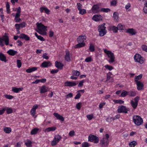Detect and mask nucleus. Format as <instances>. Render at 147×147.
Returning a JSON list of instances; mask_svg holds the SVG:
<instances>
[{
  "label": "nucleus",
  "mask_w": 147,
  "mask_h": 147,
  "mask_svg": "<svg viewBox=\"0 0 147 147\" xmlns=\"http://www.w3.org/2000/svg\"><path fill=\"white\" fill-rule=\"evenodd\" d=\"M53 115L57 119L60 120L61 121H63L64 120V118L60 115L57 113H54Z\"/></svg>",
  "instance_id": "dca6fc26"
},
{
  "label": "nucleus",
  "mask_w": 147,
  "mask_h": 147,
  "mask_svg": "<svg viewBox=\"0 0 147 147\" xmlns=\"http://www.w3.org/2000/svg\"><path fill=\"white\" fill-rule=\"evenodd\" d=\"M104 52L107 55L110 59L108 61L110 63H113L115 61V57L114 53L111 51L108 50L106 49H104Z\"/></svg>",
  "instance_id": "f257e3e1"
},
{
  "label": "nucleus",
  "mask_w": 147,
  "mask_h": 147,
  "mask_svg": "<svg viewBox=\"0 0 147 147\" xmlns=\"http://www.w3.org/2000/svg\"><path fill=\"white\" fill-rule=\"evenodd\" d=\"M126 30L125 32H126L129 33L131 35H135L136 33L133 28H128L126 29Z\"/></svg>",
  "instance_id": "a211bd4d"
},
{
  "label": "nucleus",
  "mask_w": 147,
  "mask_h": 147,
  "mask_svg": "<svg viewBox=\"0 0 147 147\" xmlns=\"http://www.w3.org/2000/svg\"><path fill=\"white\" fill-rule=\"evenodd\" d=\"M102 17L100 15H95L92 17V19L96 21H98L102 20Z\"/></svg>",
  "instance_id": "9b49d317"
},
{
  "label": "nucleus",
  "mask_w": 147,
  "mask_h": 147,
  "mask_svg": "<svg viewBox=\"0 0 147 147\" xmlns=\"http://www.w3.org/2000/svg\"><path fill=\"white\" fill-rule=\"evenodd\" d=\"M6 98L9 99H11L13 98V96L11 95L6 94L5 95Z\"/></svg>",
  "instance_id": "e2e57ef3"
},
{
  "label": "nucleus",
  "mask_w": 147,
  "mask_h": 147,
  "mask_svg": "<svg viewBox=\"0 0 147 147\" xmlns=\"http://www.w3.org/2000/svg\"><path fill=\"white\" fill-rule=\"evenodd\" d=\"M37 67H33L31 68H29L26 70V72L28 73H30L33 71H34L37 69Z\"/></svg>",
  "instance_id": "c85d7f7f"
},
{
  "label": "nucleus",
  "mask_w": 147,
  "mask_h": 147,
  "mask_svg": "<svg viewBox=\"0 0 147 147\" xmlns=\"http://www.w3.org/2000/svg\"><path fill=\"white\" fill-rule=\"evenodd\" d=\"M2 39L5 42V44L6 45H8L9 43V38L8 36L4 35L2 36Z\"/></svg>",
  "instance_id": "6ab92c4d"
},
{
  "label": "nucleus",
  "mask_w": 147,
  "mask_h": 147,
  "mask_svg": "<svg viewBox=\"0 0 147 147\" xmlns=\"http://www.w3.org/2000/svg\"><path fill=\"white\" fill-rule=\"evenodd\" d=\"M139 99L140 97L137 96L134 98V101L133 100H131V104L134 110L135 109L137 108Z\"/></svg>",
  "instance_id": "20e7f679"
},
{
  "label": "nucleus",
  "mask_w": 147,
  "mask_h": 147,
  "mask_svg": "<svg viewBox=\"0 0 147 147\" xmlns=\"http://www.w3.org/2000/svg\"><path fill=\"white\" fill-rule=\"evenodd\" d=\"M79 11V13L82 15H83L86 13V10L85 9H81Z\"/></svg>",
  "instance_id": "864d4df0"
},
{
  "label": "nucleus",
  "mask_w": 147,
  "mask_h": 147,
  "mask_svg": "<svg viewBox=\"0 0 147 147\" xmlns=\"http://www.w3.org/2000/svg\"><path fill=\"white\" fill-rule=\"evenodd\" d=\"M141 55L139 54H136L135 55L134 57V59L135 60V61L137 62V61L138 60L139 58L140 57Z\"/></svg>",
  "instance_id": "a18cd8bd"
},
{
  "label": "nucleus",
  "mask_w": 147,
  "mask_h": 147,
  "mask_svg": "<svg viewBox=\"0 0 147 147\" xmlns=\"http://www.w3.org/2000/svg\"><path fill=\"white\" fill-rule=\"evenodd\" d=\"M112 30L113 31V32L115 33H116L117 32L118 30V28L117 27H116L115 26H113L112 28Z\"/></svg>",
  "instance_id": "8fccbe9b"
},
{
  "label": "nucleus",
  "mask_w": 147,
  "mask_h": 147,
  "mask_svg": "<svg viewBox=\"0 0 147 147\" xmlns=\"http://www.w3.org/2000/svg\"><path fill=\"white\" fill-rule=\"evenodd\" d=\"M3 130L6 133L8 134L11 132V129L10 127H5L3 129Z\"/></svg>",
  "instance_id": "72a5a7b5"
},
{
  "label": "nucleus",
  "mask_w": 147,
  "mask_h": 147,
  "mask_svg": "<svg viewBox=\"0 0 147 147\" xmlns=\"http://www.w3.org/2000/svg\"><path fill=\"white\" fill-rule=\"evenodd\" d=\"M65 60L69 62L71 61L70 53L68 51H66V54L65 57Z\"/></svg>",
  "instance_id": "393cba45"
},
{
  "label": "nucleus",
  "mask_w": 147,
  "mask_h": 147,
  "mask_svg": "<svg viewBox=\"0 0 147 147\" xmlns=\"http://www.w3.org/2000/svg\"><path fill=\"white\" fill-rule=\"evenodd\" d=\"M18 52L17 51H14L12 49H10L7 52V53L9 55L12 56L15 55Z\"/></svg>",
  "instance_id": "5701e85b"
},
{
  "label": "nucleus",
  "mask_w": 147,
  "mask_h": 147,
  "mask_svg": "<svg viewBox=\"0 0 147 147\" xmlns=\"http://www.w3.org/2000/svg\"><path fill=\"white\" fill-rule=\"evenodd\" d=\"M39 130V129L35 128L31 130L30 134L32 135L35 134L37 133V132Z\"/></svg>",
  "instance_id": "2f4dec72"
},
{
  "label": "nucleus",
  "mask_w": 147,
  "mask_h": 147,
  "mask_svg": "<svg viewBox=\"0 0 147 147\" xmlns=\"http://www.w3.org/2000/svg\"><path fill=\"white\" fill-rule=\"evenodd\" d=\"M142 50L146 52H147V46L146 45H142Z\"/></svg>",
  "instance_id": "4d7b16f0"
},
{
  "label": "nucleus",
  "mask_w": 147,
  "mask_h": 147,
  "mask_svg": "<svg viewBox=\"0 0 147 147\" xmlns=\"http://www.w3.org/2000/svg\"><path fill=\"white\" fill-rule=\"evenodd\" d=\"M40 10L41 13L43 12L44 11L47 14L49 15L50 14V11L46 7H42L40 8Z\"/></svg>",
  "instance_id": "f3484780"
},
{
  "label": "nucleus",
  "mask_w": 147,
  "mask_h": 147,
  "mask_svg": "<svg viewBox=\"0 0 147 147\" xmlns=\"http://www.w3.org/2000/svg\"><path fill=\"white\" fill-rule=\"evenodd\" d=\"M58 70L57 69H52L51 71V73L52 74H55L58 71Z\"/></svg>",
  "instance_id": "69168bd1"
},
{
  "label": "nucleus",
  "mask_w": 147,
  "mask_h": 147,
  "mask_svg": "<svg viewBox=\"0 0 147 147\" xmlns=\"http://www.w3.org/2000/svg\"><path fill=\"white\" fill-rule=\"evenodd\" d=\"M109 143V139L102 138L100 140V144L102 146H107L108 145Z\"/></svg>",
  "instance_id": "1a4fd4ad"
},
{
  "label": "nucleus",
  "mask_w": 147,
  "mask_h": 147,
  "mask_svg": "<svg viewBox=\"0 0 147 147\" xmlns=\"http://www.w3.org/2000/svg\"><path fill=\"white\" fill-rule=\"evenodd\" d=\"M89 49L91 52L94 51L95 50L94 45L90 43V44Z\"/></svg>",
  "instance_id": "c03bdc74"
},
{
  "label": "nucleus",
  "mask_w": 147,
  "mask_h": 147,
  "mask_svg": "<svg viewBox=\"0 0 147 147\" xmlns=\"http://www.w3.org/2000/svg\"><path fill=\"white\" fill-rule=\"evenodd\" d=\"M128 109V108H127L125 106L120 105L118 107L117 111L118 113H127L128 111H129Z\"/></svg>",
  "instance_id": "423d86ee"
},
{
  "label": "nucleus",
  "mask_w": 147,
  "mask_h": 147,
  "mask_svg": "<svg viewBox=\"0 0 147 147\" xmlns=\"http://www.w3.org/2000/svg\"><path fill=\"white\" fill-rule=\"evenodd\" d=\"M82 147H88L89 146L88 143L87 142H84L82 143Z\"/></svg>",
  "instance_id": "5fc2aeb1"
},
{
  "label": "nucleus",
  "mask_w": 147,
  "mask_h": 147,
  "mask_svg": "<svg viewBox=\"0 0 147 147\" xmlns=\"http://www.w3.org/2000/svg\"><path fill=\"white\" fill-rule=\"evenodd\" d=\"M32 142L31 140H28L25 143V144L27 147H32Z\"/></svg>",
  "instance_id": "473e14b6"
},
{
  "label": "nucleus",
  "mask_w": 147,
  "mask_h": 147,
  "mask_svg": "<svg viewBox=\"0 0 147 147\" xmlns=\"http://www.w3.org/2000/svg\"><path fill=\"white\" fill-rule=\"evenodd\" d=\"M105 24L103 23L98 26V30L99 32V35L102 36H104L106 33V27L105 26Z\"/></svg>",
  "instance_id": "7ed1b4c3"
},
{
  "label": "nucleus",
  "mask_w": 147,
  "mask_h": 147,
  "mask_svg": "<svg viewBox=\"0 0 147 147\" xmlns=\"http://www.w3.org/2000/svg\"><path fill=\"white\" fill-rule=\"evenodd\" d=\"M142 77V74H140L138 76H136L135 78V81L136 82V80L138 81V80L141 79Z\"/></svg>",
  "instance_id": "49530a36"
},
{
  "label": "nucleus",
  "mask_w": 147,
  "mask_h": 147,
  "mask_svg": "<svg viewBox=\"0 0 147 147\" xmlns=\"http://www.w3.org/2000/svg\"><path fill=\"white\" fill-rule=\"evenodd\" d=\"M6 7L7 9V12L8 13H10V5L8 2L6 3Z\"/></svg>",
  "instance_id": "4c0bfd02"
},
{
  "label": "nucleus",
  "mask_w": 147,
  "mask_h": 147,
  "mask_svg": "<svg viewBox=\"0 0 147 147\" xmlns=\"http://www.w3.org/2000/svg\"><path fill=\"white\" fill-rule=\"evenodd\" d=\"M51 65V63L49 61H44L42 63L41 67H47L50 66Z\"/></svg>",
  "instance_id": "4468645a"
},
{
  "label": "nucleus",
  "mask_w": 147,
  "mask_h": 147,
  "mask_svg": "<svg viewBox=\"0 0 147 147\" xmlns=\"http://www.w3.org/2000/svg\"><path fill=\"white\" fill-rule=\"evenodd\" d=\"M17 11L16 14V15L15 16V19H16V18H19L20 16V13L21 12V8L20 7H19L17 8Z\"/></svg>",
  "instance_id": "cd10ccee"
},
{
  "label": "nucleus",
  "mask_w": 147,
  "mask_h": 147,
  "mask_svg": "<svg viewBox=\"0 0 147 147\" xmlns=\"http://www.w3.org/2000/svg\"><path fill=\"white\" fill-rule=\"evenodd\" d=\"M118 15L119 13L117 12H115L113 13V18L117 21L118 20Z\"/></svg>",
  "instance_id": "c756f323"
},
{
  "label": "nucleus",
  "mask_w": 147,
  "mask_h": 147,
  "mask_svg": "<svg viewBox=\"0 0 147 147\" xmlns=\"http://www.w3.org/2000/svg\"><path fill=\"white\" fill-rule=\"evenodd\" d=\"M55 66L58 69H61L63 68V65L61 62H57L56 61L55 62Z\"/></svg>",
  "instance_id": "4be33fe9"
},
{
  "label": "nucleus",
  "mask_w": 147,
  "mask_h": 147,
  "mask_svg": "<svg viewBox=\"0 0 147 147\" xmlns=\"http://www.w3.org/2000/svg\"><path fill=\"white\" fill-rule=\"evenodd\" d=\"M136 93L134 91H128V95L130 96H136Z\"/></svg>",
  "instance_id": "c9c22d12"
},
{
  "label": "nucleus",
  "mask_w": 147,
  "mask_h": 147,
  "mask_svg": "<svg viewBox=\"0 0 147 147\" xmlns=\"http://www.w3.org/2000/svg\"><path fill=\"white\" fill-rule=\"evenodd\" d=\"M77 84L76 82H66L65 83V86L72 87L75 86Z\"/></svg>",
  "instance_id": "f8f14e48"
},
{
  "label": "nucleus",
  "mask_w": 147,
  "mask_h": 147,
  "mask_svg": "<svg viewBox=\"0 0 147 147\" xmlns=\"http://www.w3.org/2000/svg\"><path fill=\"white\" fill-rule=\"evenodd\" d=\"M111 11V9L108 8H102L100 10V11L104 12H110Z\"/></svg>",
  "instance_id": "37998d69"
},
{
  "label": "nucleus",
  "mask_w": 147,
  "mask_h": 147,
  "mask_svg": "<svg viewBox=\"0 0 147 147\" xmlns=\"http://www.w3.org/2000/svg\"><path fill=\"white\" fill-rule=\"evenodd\" d=\"M133 121L138 126L142 125L143 123V120L141 117L138 115H134L133 117Z\"/></svg>",
  "instance_id": "f03ea898"
},
{
  "label": "nucleus",
  "mask_w": 147,
  "mask_h": 147,
  "mask_svg": "<svg viewBox=\"0 0 147 147\" xmlns=\"http://www.w3.org/2000/svg\"><path fill=\"white\" fill-rule=\"evenodd\" d=\"M86 117L89 120H91L93 117V115L92 114L88 115H87Z\"/></svg>",
  "instance_id": "6e6d98bb"
},
{
  "label": "nucleus",
  "mask_w": 147,
  "mask_h": 147,
  "mask_svg": "<svg viewBox=\"0 0 147 147\" xmlns=\"http://www.w3.org/2000/svg\"><path fill=\"white\" fill-rule=\"evenodd\" d=\"M75 135V131L74 130H72L70 131L69 133V136L72 137Z\"/></svg>",
  "instance_id": "680f3d73"
},
{
  "label": "nucleus",
  "mask_w": 147,
  "mask_h": 147,
  "mask_svg": "<svg viewBox=\"0 0 147 147\" xmlns=\"http://www.w3.org/2000/svg\"><path fill=\"white\" fill-rule=\"evenodd\" d=\"M99 8V7L98 5H94L93 6L92 9V10L94 12H95L96 13H97L99 11H98Z\"/></svg>",
  "instance_id": "a878e982"
},
{
  "label": "nucleus",
  "mask_w": 147,
  "mask_h": 147,
  "mask_svg": "<svg viewBox=\"0 0 147 147\" xmlns=\"http://www.w3.org/2000/svg\"><path fill=\"white\" fill-rule=\"evenodd\" d=\"M111 73L110 72H109L108 74H107V80H106V82H107L108 81H109V80L111 78V77L110 76V75H109V74H110Z\"/></svg>",
  "instance_id": "338daca9"
},
{
  "label": "nucleus",
  "mask_w": 147,
  "mask_h": 147,
  "mask_svg": "<svg viewBox=\"0 0 147 147\" xmlns=\"http://www.w3.org/2000/svg\"><path fill=\"white\" fill-rule=\"evenodd\" d=\"M23 88H17L13 87L12 88V91L15 93H18L19 91H22Z\"/></svg>",
  "instance_id": "bb28decb"
},
{
  "label": "nucleus",
  "mask_w": 147,
  "mask_h": 147,
  "mask_svg": "<svg viewBox=\"0 0 147 147\" xmlns=\"http://www.w3.org/2000/svg\"><path fill=\"white\" fill-rule=\"evenodd\" d=\"M137 62H138L141 64L142 63H143V59L141 56L138 59V60L137 61Z\"/></svg>",
  "instance_id": "3c124183"
},
{
  "label": "nucleus",
  "mask_w": 147,
  "mask_h": 147,
  "mask_svg": "<svg viewBox=\"0 0 147 147\" xmlns=\"http://www.w3.org/2000/svg\"><path fill=\"white\" fill-rule=\"evenodd\" d=\"M81 104L82 103L81 102L78 103L76 104V107L77 109L78 110H80V109Z\"/></svg>",
  "instance_id": "052dcab7"
},
{
  "label": "nucleus",
  "mask_w": 147,
  "mask_h": 147,
  "mask_svg": "<svg viewBox=\"0 0 147 147\" xmlns=\"http://www.w3.org/2000/svg\"><path fill=\"white\" fill-rule=\"evenodd\" d=\"M77 8L79 10L82 9V5L80 3H77Z\"/></svg>",
  "instance_id": "bf43d9fd"
},
{
  "label": "nucleus",
  "mask_w": 147,
  "mask_h": 147,
  "mask_svg": "<svg viewBox=\"0 0 147 147\" xmlns=\"http://www.w3.org/2000/svg\"><path fill=\"white\" fill-rule=\"evenodd\" d=\"M117 3V0H112L111 4V5L115 6L116 5Z\"/></svg>",
  "instance_id": "13d9d810"
},
{
  "label": "nucleus",
  "mask_w": 147,
  "mask_h": 147,
  "mask_svg": "<svg viewBox=\"0 0 147 147\" xmlns=\"http://www.w3.org/2000/svg\"><path fill=\"white\" fill-rule=\"evenodd\" d=\"M86 37L85 36H80L77 38V41L78 42L84 43V41L86 39Z\"/></svg>",
  "instance_id": "2eb2a0df"
},
{
  "label": "nucleus",
  "mask_w": 147,
  "mask_h": 147,
  "mask_svg": "<svg viewBox=\"0 0 147 147\" xmlns=\"http://www.w3.org/2000/svg\"><path fill=\"white\" fill-rule=\"evenodd\" d=\"M105 67L106 69H109L110 71L113 69V67L112 66H109L108 65H106Z\"/></svg>",
  "instance_id": "603ef678"
},
{
  "label": "nucleus",
  "mask_w": 147,
  "mask_h": 147,
  "mask_svg": "<svg viewBox=\"0 0 147 147\" xmlns=\"http://www.w3.org/2000/svg\"><path fill=\"white\" fill-rule=\"evenodd\" d=\"M124 26L122 25L121 24H119L117 26V28H118V30H123L124 28Z\"/></svg>",
  "instance_id": "79ce46f5"
},
{
  "label": "nucleus",
  "mask_w": 147,
  "mask_h": 147,
  "mask_svg": "<svg viewBox=\"0 0 147 147\" xmlns=\"http://www.w3.org/2000/svg\"><path fill=\"white\" fill-rule=\"evenodd\" d=\"M137 89L139 90H141L144 87L143 84L140 81L136 80Z\"/></svg>",
  "instance_id": "9d476101"
},
{
  "label": "nucleus",
  "mask_w": 147,
  "mask_h": 147,
  "mask_svg": "<svg viewBox=\"0 0 147 147\" xmlns=\"http://www.w3.org/2000/svg\"><path fill=\"white\" fill-rule=\"evenodd\" d=\"M3 109H5V110H6L7 113L8 114L11 113L13 112V110L11 108L7 107L6 109L4 108Z\"/></svg>",
  "instance_id": "ea45409f"
},
{
  "label": "nucleus",
  "mask_w": 147,
  "mask_h": 147,
  "mask_svg": "<svg viewBox=\"0 0 147 147\" xmlns=\"http://www.w3.org/2000/svg\"><path fill=\"white\" fill-rule=\"evenodd\" d=\"M0 60L2 61H3L5 62L7 61V60L6 59V56L3 54L2 53L0 52Z\"/></svg>",
  "instance_id": "412c9836"
},
{
  "label": "nucleus",
  "mask_w": 147,
  "mask_h": 147,
  "mask_svg": "<svg viewBox=\"0 0 147 147\" xmlns=\"http://www.w3.org/2000/svg\"><path fill=\"white\" fill-rule=\"evenodd\" d=\"M38 30L40 32L46 31L47 30V26H44L41 23H37L36 24Z\"/></svg>",
  "instance_id": "6e6552de"
},
{
  "label": "nucleus",
  "mask_w": 147,
  "mask_h": 147,
  "mask_svg": "<svg viewBox=\"0 0 147 147\" xmlns=\"http://www.w3.org/2000/svg\"><path fill=\"white\" fill-rule=\"evenodd\" d=\"M127 95H128V91L123 90L121 96L122 97H125Z\"/></svg>",
  "instance_id": "a19ab883"
},
{
  "label": "nucleus",
  "mask_w": 147,
  "mask_h": 147,
  "mask_svg": "<svg viewBox=\"0 0 147 147\" xmlns=\"http://www.w3.org/2000/svg\"><path fill=\"white\" fill-rule=\"evenodd\" d=\"M113 101L116 104L119 103L120 104H121L123 103L124 101L122 100H114Z\"/></svg>",
  "instance_id": "e433bc0d"
},
{
  "label": "nucleus",
  "mask_w": 147,
  "mask_h": 147,
  "mask_svg": "<svg viewBox=\"0 0 147 147\" xmlns=\"http://www.w3.org/2000/svg\"><path fill=\"white\" fill-rule=\"evenodd\" d=\"M17 65L18 68H20L22 66V63L20 60L18 59L17 61Z\"/></svg>",
  "instance_id": "de8ad7c7"
},
{
  "label": "nucleus",
  "mask_w": 147,
  "mask_h": 147,
  "mask_svg": "<svg viewBox=\"0 0 147 147\" xmlns=\"http://www.w3.org/2000/svg\"><path fill=\"white\" fill-rule=\"evenodd\" d=\"M38 108V106L37 105H35L32 108L30 111V114L33 116H34L36 114V110Z\"/></svg>",
  "instance_id": "ddd939ff"
},
{
  "label": "nucleus",
  "mask_w": 147,
  "mask_h": 147,
  "mask_svg": "<svg viewBox=\"0 0 147 147\" xmlns=\"http://www.w3.org/2000/svg\"><path fill=\"white\" fill-rule=\"evenodd\" d=\"M61 138L62 137L59 134L55 135L53 140L51 142V145L54 146L56 145L59 142Z\"/></svg>",
  "instance_id": "39448f33"
},
{
  "label": "nucleus",
  "mask_w": 147,
  "mask_h": 147,
  "mask_svg": "<svg viewBox=\"0 0 147 147\" xmlns=\"http://www.w3.org/2000/svg\"><path fill=\"white\" fill-rule=\"evenodd\" d=\"M56 129V127H49L47 128L46 129V131L47 132H49L50 131H54Z\"/></svg>",
  "instance_id": "f704fd0d"
},
{
  "label": "nucleus",
  "mask_w": 147,
  "mask_h": 147,
  "mask_svg": "<svg viewBox=\"0 0 147 147\" xmlns=\"http://www.w3.org/2000/svg\"><path fill=\"white\" fill-rule=\"evenodd\" d=\"M21 39H25L26 41H28L30 40V38L27 35L22 33L21 34Z\"/></svg>",
  "instance_id": "b1692460"
},
{
  "label": "nucleus",
  "mask_w": 147,
  "mask_h": 147,
  "mask_svg": "<svg viewBox=\"0 0 147 147\" xmlns=\"http://www.w3.org/2000/svg\"><path fill=\"white\" fill-rule=\"evenodd\" d=\"M48 90V88L45 86H42L40 89V93H43L47 92Z\"/></svg>",
  "instance_id": "aec40b11"
},
{
  "label": "nucleus",
  "mask_w": 147,
  "mask_h": 147,
  "mask_svg": "<svg viewBox=\"0 0 147 147\" xmlns=\"http://www.w3.org/2000/svg\"><path fill=\"white\" fill-rule=\"evenodd\" d=\"M88 141L92 142L94 141V143H98V142L99 139L98 137L94 135H90L88 137Z\"/></svg>",
  "instance_id": "0eeeda50"
},
{
  "label": "nucleus",
  "mask_w": 147,
  "mask_h": 147,
  "mask_svg": "<svg viewBox=\"0 0 147 147\" xmlns=\"http://www.w3.org/2000/svg\"><path fill=\"white\" fill-rule=\"evenodd\" d=\"M78 44L75 46V48H79L84 47L85 45L84 43L78 42Z\"/></svg>",
  "instance_id": "7c9ffc66"
},
{
  "label": "nucleus",
  "mask_w": 147,
  "mask_h": 147,
  "mask_svg": "<svg viewBox=\"0 0 147 147\" xmlns=\"http://www.w3.org/2000/svg\"><path fill=\"white\" fill-rule=\"evenodd\" d=\"M81 96V95L80 93L79 92H78V94H76L75 97V99H78Z\"/></svg>",
  "instance_id": "774afa93"
},
{
  "label": "nucleus",
  "mask_w": 147,
  "mask_h": 147,
  "mask_svg": "<svg viewBox=\"0 0 147 147\" xmlns=\"http://www.w3.org/2000/svg\"><path fill=\"white\" fill-rule=\"evenodd\" d=\"M137 144V143L136 142L133 141L129 143V146L131 147H134Z\"/></svg>",
  "instance_id": "58836bf2"
},
{
  "label": "nucleus",
  "mask_w": 147,
  "mask_h": 147,
  "mask_svg": "<svg viewBox=\"0 0 147 147\" xmlns=\"http://www.w3.org/2000/svg\"><path fill=\"white\" fill-rule=\"evenodd\" d=\"M84 80H82L79 83L78 86L79 87H82L83 85V83L84 82Z\"/></svg>",
  "instance_id": "0e129e2a"
},
{
  "label": "nucleus",
  "mask_w": 147,
  "mask_h": 147,
  "mask_svg": "<svg viewBox=\"0 0 147 147\" xmlns=\"http://www.w3.org/2000/svg\"><path fill=\"white\" fill-rule=\"evenodd\" d=\"M143 11L144 13L147 14V2L144 4V6L143 9Z\"/></svg>",
  "instance_id": "09e8293b"
}]
</instances>
